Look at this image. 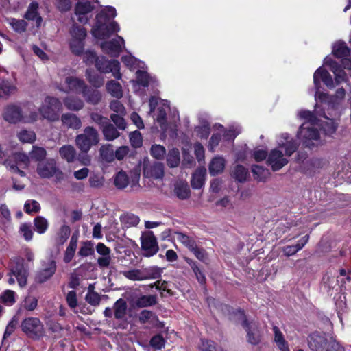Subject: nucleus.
Returning a JSON list of instances; mask_svg holds the SVG:
<instances>
[{"mask_svg":"<svg viewBox=\"0 0 351 351\" xmlns=\"http://www.w3.org/2000/svg\"><path fill=\"white\" fill-rule=\"evenodd\" d=\"M277 143L278 147L271 150L267 158V163L273 171H278L285 166L289 162L288 158L298 147L297 143L286 133L278 136Z\"/></svg>","mask_w":351,"mask_h":351,"instance_id":"nucleus-1","label":"nucleus"},{"mask_svg":"<svg viewBox=\"0 0 351 351\" xmlns=\"http://www.w3.org/2000/svg\"><path fill=\"white\" fill-rule=\"evenodd\" d=\"M298 116L305 121L301 125L298 136L304 146L311 147L319 142L317 118L310 111L304 110L299 112Z\"/></svg>","mask_w":351,"mask_h":351,"instance_id":"nucleus-2","label":"nucleus"},{"mask_svg":"<svg viewBox=\"0 0 351 351\" xmlns=\"http://www.w3.org/2000/svg\"><path fill=\"white\" fill-rule=\"evenodd\" d=\"M99 142V133L91 126L86 127L83 133L77 135L75 140L76 146L82 153H87L93 146L97 145Z\"/></svg>","mask_w":351,"mask_h":351,"instance_id":"nucleus-3","label":"nucleus"},{"mask_svg":"<svg viewBox=\"0 0 351 351\" xmlns=\"http://www.w3.org/2000/svg\"><path fill=\"white\" fill-rule=\"evenodd\" d=\"M149 105L150 108L149 113H153L156 121L160 124L163 132L167 130L166 115L169 109V103L167 101L160 100L159 99L152 97L149 99Z\"/></svg>","mask_w":351,"mask_h":351,"instance_id":"nucleus-4","label":"nucleus"},{"mask_svg":"<svg viewBox=\"0 0 351 351\" xmlns=\"http://www.w3.org/2000/svg\"><path fill=\"white\" fill-rule=\"evenodd\" d=\"M3 117L5 121L10 123H16L19 121L33 122L36 121L38 114L36 112H32L28 116L25 112L16 105L8 106L3 112Z\"/></svg>","mask_w":351,"mask_h":351,"instance_id":"nucleus-5","label":"nucleus"},{"mask_svg":"<svg viewBox=\"0 0 351 351\" xmlns=\"http://www.w3.org/2000/svg\"><path fill=\"white\" fill-rule=\"evenodd\" d=\"M320 80L329 88H334L335 83L331 75L324 68L319 67L315 71L313 75V84L316 89L315 99V100L322 101L328 99V95L319 91Z\"/></svg>","mask_w":351,"mask_h":351,"instance_id":"nucleus-6","label":"nucleus"},{"mask_svg":"<svg viewBox=\"0 0 351 351\" xmlns=\"http://www.w3.org/2000/svg\"><path fill=\"white\" fill-rule=\"evenodd\" d=\"M61 107L62 104L58 99L47 97L40 107L39 111L44 119L50 121H56L59 119Z\"/></svg>","mask_w":351,"mask_h":351,"instance_id":"nucleus-7","label":"nucleus"},{"mask_svg":"<svg viewBox=\"0 0 351 351\" xmlns=\"http://www.w3.org/2000/svg\"><path fill=\"white\" fill-rule=\"evenodd\" d=\"M69 46L71 51L80 55L83 52L84 47V40L86 37V31L82 27L73 24L70 29Z\"/></svg>","mask_w":351,"mask_h":351,"instance_id":"nucleus-8","label":"nucleus"},{"mask_svg":"<svg viewBox=\"0 0 351 351\" xmlns=\"http://www.w3.org/2000/svg\"><path fill=\"white\" fill-rule=\"evenodd\" d=\"M97 23L92 29L93 35L99 39L108 38L112 33L118 32L120 27L115 21L108 22L101 20V15H97Z\"/></svg>","mask_w":351,"mask_h":351,"instance_id":"nucleus-9","label":"nucleus"},{"mask_svg":"<svg viewBox=\"0 0 351 351\" xmlns=\"http://www.w3.org/2000/svg\"><path fill=\"white\" fill-rule=\"evenodd\" d=\"M36 172L43 178L54 177L56 181L64 179V173L58 168L53 159L40 161L37 165Z\"/></svg>","mask_w":351,"mask_h":351,"instance_id":"nucleus-10","label":"nucleus"},{"mask_svg":"<svg viewBox=\"0 0 351 351\" xmlns=\"http://www.w3.org/2000/svg\"><path fill=\"white\" fill-rule=\"evenodd\" d=\"M9 269L10 278L8 279V283L10 285H14L15 280L13 276H15L19 285L21 287H25L27 284L28 271L24 267L23 263L19 259L12 261L9 265Z\"/></svg>","mask_w":351,"mask_h":351,"instance_id":"nucleus-11","label":"nucleus"},{"mask_svg":"<svg viewBox=\"0 0 351 351\" xmlns=\"http://www.w3.org/2000/svg\"><path fill=\"white\" fill-rule=\"evenodd\" d=\"M238 316L241 319V324L247 332V341L252 345L258 344L261 340V333L258 324L255 322H248L241 311H238Z\"/></svg>","mask_w":351,"mask_h":351,"instance_id":"nucleus-12","label":"nucleus"},{"mask_svg":"<svg viewBox=\"0 0 351 351\" xmlns=\"http://www.w3.org/2000/svg\"><path fill=\"white\" fill-rule=\"evenodd\" d=\"M95 66L101 73H111L116 79H121L122 75L120 73V64L116 60H108L102 56L97 60Z\"/></svg>","mask_w":351,"mask_h":351,"instance_id":"nucleus-13","label":"nucleus"},{"mask_svg":"<svg viewBox=\"0 0 351 351\" xmlns=\"http://www.w3.org/2000/svg\"><path fill=\"white\" fill-rule=\"evenodd\" d=\"M21 328L24 332L32 338H38L43 335V326L38 318L29 317L24 319Z\"/></svg>","mask_w":351,"mask_h":351,"instance_id":"nucleus-14","label":"nucleus"},{"mask_svg":"<svg viewBox=\"0 0 351 351\" xmlns=\"http://www.w3.org/2000/svg\"><path fill=\"white\" fill-rule=\"evenodd\" d=\"M331 337H328L325 333L315 332L308 337V346L314 351H326L330 344Z\"/></svg>","mask_w":351,"mask_h":351,"instance_id":"nucleus-15","label":"nucleus"},{"mask_svg":"<svg viewBox=\"0 0 351 351\" xmlns=\"http://www.w3.org/2000/svg\"><path fill=\"white\" fill-rule=\"evenodd\" d=\"M86 82L77 77L69 76L65 78L64 84L61 85L60 90L66 93L83 94L86 90Z\"/></svg>","mask_w":351,"mask_h":351,"instance_id":"nucleus-16","label":"nucleus"},{"mask_svg":"<svg viewBox=\"0 0 351 351\" xmlns=\"http://www.w3.org/2000/svg\"><path fill=\"white\" fill-rule=\"evenodd\" d=\"M324 64L328 66L333 73L335 79V86L339 85L343 82H347L349 80L348 76L341 66L330 57H326L324 59Z\"/></svg>","mask_w":351,"mask_h":351,"instance_id":"nucleus-17","label":"nucleus"},{"mask_svg":"<svg viewBox=\"0 0 351 351\" xmlns=\"http://www.w3.org/2000/svg\"><path fill=\"white\" fill-rule=\"evenodd\" d=\"M15 163L12 162L10 160H6L4 165L8 169L14 173H19L21 176H25V173L19 169V167L25 168L29 164V157L23 153H16L13 155Z\"/></svg>","mask_w":351,"mask_h":351,"instance_id":"nucleus-18","label":"nucleus"},{"mask_svg":"<svg viewBox=\"0 0 351 351\" xmlns=\"http://www.w3.org/2000/svg\"><path fill=\"white\" fill-rule=\"evenodd\" d=\"M124 47L125 40L120 36H117L112 40L101 44L103 51L114 57H117Z\"/></svg>","mask_w":351,"mask_h":351,"instance_id":"nucleus-19","label":"nucleus"},{"mask_svg":"<svg viewBox=\"0 0 351 351\" xmlns=\"http://www.w3.org/2000/svg\"><path fill=\"white\" fill-rule=\"evenodd\" d=\"M141 247L146 256H152L158 251L156 239L152 232H148L141 236Z\"/></svg>","mask_w":351,"mask_h":351,"instance_id":"nucleus-20","label":"nucleus"},{"mask_svg":"<svg viewBox=\"0 0 351 351\" xmlns=\"http://www.w3.org/2000/svg\"><path fill=\"white\" fill-rule=\"evenodd\" d=\"M56 271V263L52 259L42 263L40 269L37 272L35 279L40 283L44 282L51 278Z\"/></svg>","mask_w":351,"mask_h":351,"instance_id":"nucleus-21","label":"nucleus"},{"mask_svg":"<svg viewBox=\"0 0 351 351\" xmlns=\"http://www.w3.org/2000/svg\"><path fill=\"white\" fill-rule=\"evenodd\" d=\"M94 9V6L89 1L78 2L75 8L77 21L82 23H86L88 21V14Z\"/></svg>","mask_w":351,"mask_h":351,"instance_id":"nucleus-22","label":"nucleus"},{"mask_svg":"<svg viewBox=\"0 0 351 351\" xmlns=\"http://www.w3.org/2000/svg\"><path fill=\"white\" fill-rule=\"evenodd\" d=\"M143 175L149 178L162 179L164 176V166L160 162L144 165Z\"/></svg>","mask_w":351,"mask_h":351,"instance_id":"nucleus-23","label":"nucleus"},{"mask_svg":"<svg viewBox=\"0 0 351 351\" xmlns=\"http://www.w3.org/2000/svg\"><path fill=\"white\" fill-rule=\"evenodd\" d=\"M213 128L215 131L222 132L224 140L228 141H233L241 131L239 125H231L228 130H225L222 125L217 123L214 125Z\"/></svg>","mask_w":351,"mask_h":351,"instance_id":"nucleus-24","label":"nucleus"},{"mask_svg":"<svg viewBox=\"0 0 351 351\" xmlns=\"http://www.w3.org/2000/svg\"><path fill=\"white\" fill-rule=\"evenodd\" d=\"M62 125L68 129L77 130L82 126L80 119L75 114L64 113L61 116Z\"/></svg>","mask_w":351,"mask_h":351,"instance_id":"nucleus-25","label":"nucleus"},{"mask_svg":"<svg viewBox=\"0 0 351 351\" xmlns=\"http://www.w3.org/2000/svg\"><path fill=\"white\" fill-rule=\"evenodd\" d=\"M308 239L309 236L305 235L302 237L295 245L285 246L282 248L284 254L287 256L294 255L304 247V245L308 243Z\"/></svg>","mask_w":351,"mask_h":351,"instance_id":"nucleus-26","label":"nucleus"},{"mask_svg":"<svg viewBox=\"0 0 351 351\" xmlns=\"http://www.w3.org/2000/svg\"><path fill=\"white\" fill-rule=\"evenodd\" d=\"M332 53L335 57L342 58L341 62L346 59H350V49L344 42L335 43L332 47Z\"/></svg>","mask_w":351,"mask_h":351,"instance_id":"nucleus-27","label":"nucleus"},{"mask_svg":"<svg viewBox=\"0 0 351 351\" xmlns=\"http://www.w3.org/2000/svg\"><path fill=\"white\" fill-rule=\"evenodd\" d=\"M66 108L71 111H79L84 106V101L78 97L68 96L63 100Z\"/></svg>","mask_w":351,"mask_h":351,"instance_id":"nucleus-28","label":"nucleus"},{"mask_svg":"<svg viewBox=\"0 0 351 351\" xmlns=\"http://www.w3.org/2000/svg\"><path fill=\"white\" fill-rule=\"evenodd\" d=\"M61 158L67 162H73L76 159L77 152L75 147L71 145H64L59 149Z\"/></svg>","mask_w":351,"mask_h":351,"instance_id":"nucleus-29","label":"nucleus"},{"mask_svg":"<svg viewBox=\"0 0 351 351\" xmlns=\"http://www.w3.org/2000/svg\"><path fill=\"white\" fill-rule=\"evenodd\" d=\"M272 329L274 335V341L277 348L280 351H290L289 344L278 327L274 326Z\"/></svg>","mask_w":351,"mask_h":351,"instance_id":"nucleus-30","label":"nucleus"},{"mask_svg":"<svg viewBox=\"0 0 351 351\" xmlns=\"http://www.w3.org/2000/svg\"><path fill=\"white\" fill-rule=\"evenodd\" d=\"M106 91L113 97L121 99L123 97V88L121 84L115 80L108 81L106 84Z\"/></svg>","mask_w":351,"mask_h":351,"instance_id":"nucleus-31","label":"nucleus"},{"mask_svg":"<svg viewBox=\"0 0 351 351\" xmlns=\"http://www.w3.org/2000/svg\"><path fill=\"white\" fill-rule=\"evenodd\" d=\"M346 90L343 88H339L332 96H328V99L321 101H328V105L331 106L332 108L337 107L343 101L346 97Z\"/></svg>","mask_w":351,"mask_h":351,"instance_id":"nucleus-32","label":"nucleus"},{"mask_svg":"<svg viewBox=\"0 0 351 351\" xmlns=\"http://www.w3.org/2000/svg\"><path fill=\"white\" fill-rule=\"evenodd\" d=\"M82 96L86 102L93 105L99 104L101 99V92L96 89L90 88L88 86Z\"/></svg>","mask_w":351,"mask_h":351,"instance_id":"nucleus-33","label":"nucleus"},{"mask_svg":"<svg viewBox=\"0 0 351 351\" xmlns=\"http://www.w3.org/2000/svg\"><path fill=\"white\" fill-rule=\"evenodd\" d=\"M206 175V169L204 167L198 168L192 176L191 186L193 189H200L204 184Z\"/></svg>","mask_w":351,"mask_h":351,"instance_id":"nucleus-34","label":"nucleus"},{"mask_svg":"<svg viewBox=\"0 0 351 351\" xmlns=\"http://www.w3.org/2000/svg\"><path fill=\"white\" fill-rule=\"evenodd\" d=\"M225 167V160L222 157H215L209 165V172L211 175H217L223 172Z\"/></svg>","mask_w":351,"mask_h":351,"instance_id":"nucleus-35","label":"nucleus"},{"mask_svg":"<svg viewBox=\"0 0 351 351\" xmlns=\"http://www.w3.org/2000/svg\"><path fill=\"white\" fill-rule=\"evenodd\" d=\"M38 3L32 2L28 7L27 11L25 15L27 20H35L36 25L38 27L42 22V18L38 14Z\"/></svg>","mask_w":351,"mask_h":351,"instance_id":"nucleus-36","label":"nucleus"},{"mask_svg":"<svg viewBox=\"0 0 351 351\" xmlns=\"http://www.w3.org/2000/svg\"><path fill=\"white\" fill-rule=\"evenodd\" d=\"M324 120L317 119L319 126H322V130L326 134H333L337 130V123L332 119H329L325 115L323 116Z\"/></svg>","mask_w":351,"mask_h":351,"instance_id":"nucleus-37","label":"nucleus"},{"mask_svg":"<svg viewBox=\"0 0 351 351\" xmlns=\"http://www.w3.org/2000/svg\"><path fill=\"white\" fill-rule=\"evenodd\" d=\"M174 192L179 199H185L189 197L190 189L186 182L180 181L175 184Z\"/></svg>","mask_w":351,"mask_h":351,"instance_id":"nucleus-38","label":"nucleus"},{"mask_svg":"<svg viewBox=\"0 0 351 351\" xmlns=\"http://www.w3.org/2000/svg\"><path fill=\"white\" fill-rule=\"evenodd\" d=\"M102 133L105 139L108 141H112L120 136L117 128L109 122L102 128Z\"/></svg>","mask_w":351,"mask_h":351,"instance_id":"nucleus-39","label":"nucleus"},{"mask_svg":"<svg viewBox=\"0 0 351 351\" xmlns=\"http://www.w3.org/2000/svg\"><path fill=\"white\" fill-rule=\"evenodd\" d=\"M120 221L121 224L125 228L135 226L139 223V218L132 213H125L121 216Z\"/></svg>","mask_w":351,"mask_h":351,"instance_id":"nucleus-40","label":"nucleus"},{"mask_svg":"<svg viewBox=\"0 0 351 351\" xmlns=\"http://www.w3.org/2000/svg\"><path fill=\"white\" fill-rule=\"evenodd\" d=\"M176 239L186 247L190 251L197 245L195 241L182 232H176Z\"/></svg>","mask_w":351,"mask_h":351,"instance_id":"nucleus-41","label":"nucleus"},{"mask_svg":"<svg viewBox=\"0 0 351 351\" xmlns=\"http://www.w3.org/2000/svg\"><path fill=\"white\" fill-rule=\"evenodd\" d=\"M86 77L89 83L95 88H99L104 84V78L101 75L94 73L90 70H86Z\"/></svg>","mask_w":351,"mask_h":351,"instance_id":"nucleus-42","label":"nucleus"},{"mask_svg":"<svg viewBox=\"0 0 351 351\" xmlns=\"http://www.w3.org/2000/svg\"><path fill=\"white\" fill-rule=\"evenodd\" d=\"M129 183L130 181L127 174L122 171L118 172L114 177V184L118 189H125Z\"/></svg>","mask_w":351,"mask_h":351,"instance_id":"nucleus-43","label":"nucleus"},{"mask_svg":"<svg viewBox=\"0 0 351 351\" xmlns=\"http://www.w3.org/2000/svg\"><path fill=\"white\" fill-rule=\"evenodd\" d=\"M114 317L117 319H122L124 317L127 310V304L123 299L118 300L114 304Z\"/></svg>","mask_w":351,"mask_h":351,"instance_id":"nucleus-44","label":"nucleus"},{"mask_svg":"<svg viewBox=\"0 0 351 351\" xmlns=\"http://www.w3.org/2000/svg\"><path fill=\"white\" fill-rule=\"evenodd\" d=\"M132 83L134 88L138 85H141L146 87L149 83V77L145 71H138L136 72V80H132Z\"/></svg>","mask_w":351,"mask_h":351,"instance_id":"nucleus-45","label":"nucleus"},{"mask_svg":"<svg viewBox=\"0 0 351 351\" xmlns=\"http://www.w3.org/2000/svg\"><path fill=\"white\" fill-rule=\"evenodd\" d=\"M123 276L131 280H146L145 274L143 270L132 269L123 272Z\"/></svg>","mask_w":351,"mask_h":351,"instance_id":"nucleus-46","label":"nucleus"},{"mask_svg":"<svg viewBox=\"0 0 351 351\" xmlns=\"http://www.w3.org/2000/svg\"><path fill=\"white\" fill-rule=\"evenodd\" d=\"M34 223L35 230L38 234L45 233L49 226L47 220L42 216H38L36 218H34Z\"/></svg>","mask_w":351,"mask_h":351,"instance_id":"nucleus-47","label":"nucleus"},{"mask_svg":"<svg viewBox=\"0 0 351 351\" xmlns=\"http://www.w3.org/2000/svg\"><path fill=\"white\" fill-rule=\"evenodd\" d=\"M232 175L239 182H243L246 180L248 175V171L244 167L237 165L232 170Z\"/></svg>","mask_w":351,"mask_h":351,"instance_id":"nucleus-48","label":"nucleus"},{"mask_svg":"<svg viewBox=\"0 0 351 351\" xmlns=\"http://www.w3.org/2000/svg\"><path fill=\"white\" fill-rule=\"evenodd\" d=\"M167 165L170 167H176L180 164V152L178 149H171L167 158Z\"/></svg>","mask_w":351,"mask_h":351,"instance_id":"nucleus-49","label":"nucleus"},{"mask_svg":"<svg viewBox=\"0 0 351 351\" xmlns=\"http://www.w3.org/2000/svg\"><path fill=\"white\" fill-rule=\"evenodd\" d=\"M8 23L13 29L19 33L25 32L27 26V22L23 19L10 18L8 19Z\"/></svg>","mask_w":351,"mask_h":351,"instance_id":"nucleus-50","label":"nucleus"},{"mask_svg":"<svg viewBox=\"0 0 351 351\" xmlns=\"http://www.w3.org/2000/svg\"><path fill=\"white\" fill-rule=\"evenodd\" d=\"M186 261L191 266V269H193L194 274L196 276L198 282L200 284H204L206 282V277L204 274L202 273V271L200 270L199 267L197 266V263L194 261L189 258H186Z\"/></svg>","mask_w":351,"mask_h":351,"instance_id":"nucleus-51","label":"nucleus"},{"mask_svg":"<svg viewBox=\"0 0 351 351\" xmlns=\"http://www.w3.org/2000/svg\"><path fill=\"white\" fill-rule=\"evenodd\" d=\"M77 247V240L74 239L73 237L71 238L69 245L67 247L64 256V261L66 263H69L72 258L74 256L75 250Z\"/></svg>","mask_w":351,"mask_h":351,"instance_id":"nucleus-52","label":"nucleus"},{"mask_svg":"<svg viewBox=\"0 0 351 351\" xmlns=\"http://www.w3.org/2000/svg\"><path fill=\"white\" fill-rule=\"evenodd\" d=\"M139 321L142 324H154L156 321V316L150 311L143 310L139 315Z\"/></svg>","mask_w":351,"mask_h":351,"instance_id":"nucleus-53","label":"nucleus"},{"mask_svg":"<svg viewBox=\"0 0 351 351\" xmlns=\"http://www.w3.org/2000/svg\"><path fill=\"white\" fill-rule=\"evenodd\" d=\"M156 303V297L155 295H143L138 298L136 304L138 307L150 306Z\"/></svg>","mask_w":351,"mask_h":351,"instance_id":"nucleus-54","label":"nucleus"},{"mask_svg":"<svg viewBox=\"0 0 351 351\" xmlns=\"http://www.w3.org/2000/svg\"><path fill=\"white\" fill-rule=\"evenodd\" d=\"M18 138L23 143H32L36 140V134L33 131L23 130L17 134Z\"/></svg>","mask_w":351,"mask_h":351,"instance_id":"nucleus-55","label":"nucleus"},{"mask_svg":"<svg viewBox=\"0 0 351 351\" xmlns=\"http://www.w3.org/2000/svg\"><path fill=\"white\" fill-rule=\"evenodd\" d=\"M195 131L201 138H207L210 134V125L207 121H203L197 126Z\"/></svg>","mask_w":351,"mask_h":351,"instance_id":"nucleus-56","label":"nucleus"},{"mask_svg":"<svg viewBox=\"0 0 351 351\" xmlns=\"http://www.w3.org/2000/svg\"><path fill=\"white\" fill-rule=\"evenodd\" d=\"M101 158L106 162H112L114 158V154L111 145H103L99 149Z\"/></svg>","mask_w":351,"mask_h":351,"instance_id":"nucleus-57","label":"nucleus"},{"mask_svg":"<svg viewBox=\"0 0 351 351\" xmlns=\"http://www.w3.org/2000/svg\"><path fill=\"white\" fill-rule=\"evenodd\" d=\"M0 300L7 306H12L16 302L15 292L11 290L4 291L0 296Z\"/></svg>","mask_w":351,"mask_h":351,"instance_id":"nucleus-58","label":"nucleus"},{"mask_svg":"<svg viewBox=\"0 0 351 351\" xmlns=\"http://www.w3.org/2000/svg\"><path fill=\"white\" fill-rule=\"evenodd\" d=\"M14 90V86H13L9 82L0 80V97H3L10 95Z\"/></svg>","mask_w":351,"mask_h":351,"instance_id":"nucleus-59","label":"nucleus"},{"mask_svg":"<svg viewBox=\"0 0 351 351\" xmlns=\"http://www.w3.org/2000/svg\"><path fill=\"white\" fill-rule=\"evenodd\" d=\"M24 210L27 213H38L40 210V204L34 199L27 200L25 203Z\"/></svg>","mask_w":351,"mask_h":351,"instance_id":"nucleus-60","label":"nucleus"},{"mask_svg":"<svg viewBox=\"0 0 351 351\" xmlns=\"http://www.w3.org/2000/svg\"><path fill=\"white\" fill-rule=\"evenodd\" d=\"M47 154L46 150L40 147L34 146L32 150L30 152V156L32 158L36 160H41L45 158Z\"/></svg>","mask_w":351,"mask_h":351,"instance_id":"nucleus-61","label":"nucleus"},{"mask_svg":"<svg viewBox=\"0 0 351 351\" xmlns=\"http://www.w3.org/2000/svg\"><path fill=\"white\" fill-rule=\"evenodd\" d=\"M70 228L67 225H63L58 234V242L60 244L64 243L70 235Z\"/></svg>","mask_w":351,"mask_h":351,"instance_id":"nucleus-62","label":"nucleus"},{"mask_svg":"<svg viewBox=\"0 0 351 351\" xmlns=\"http://www.w3.org/2000/svg\"><path fill=\"white\" fill-rule=\"evenodd\" d=\"M98 15H101V20L108 21L110 19L116 16L117 12L114 8L108 6L103 10Z\"/></svg>","mask_w":351,"mask_h":351,"instance_id":"nucleus-63","label":"nucleus"},{"mask_svg":"<svg viewBox=\"0 0 351 351\" xmlns=\"http://www.w3.org/2000/svg\"><path fill=\"white\" fill-rule=\"evenodd\" d=\"M199 350V351H220L213 341L205 339L201 341Z\"/></svg>","mask_w":351,"mask_h":351,"instance_id":"nucleus-64","label":"nucleus"}]
</instances>
